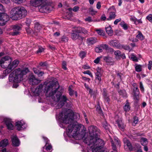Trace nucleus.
<instances>
[{
    "label": "nucleus",
    "instance_id": "obj_1",
    "mask_svg": "<svg viewBox=\"0 0 152 152\" xmlns=\"http://www.w3.org/2000/svg\"><path fill=\"white\" fill-rule=\"evenodd\" d=\"M46 85L45 88L46 95L47 97H50L52 99L50 102L53 106H55L57 109L61 108L68 100L65 95L62 96V93L58 91L59 85L56 79L47 83L45 82Z\"/></svg>",
    "mask_w": 152,
    "mask_h": 152
},
{
    "label": "nucleus",
    "instance_id": "obj_2",
    "mask_svg": "<svg viewBox=\"0 0 152 152\" xmlns=\"http://www.w3.org/2000/svg\"><path fill=\"white\" fill-rule=\"evenodd\" d=\"M84 142L87 144V152H103L101 149L104 147L105 143L98 137L90 141L88 138H86Z\"/></svg>",
    "mask_w": 152,
    "mask_h": 152
},
{
    "label": "nucleus",
    "instance_id": "obj_3",
    "mask_svg": "<svg viewBox=\"0 0 152 152\" xmlns=\"http://www.w3.org/2000/svg\"><path fill=\"white\" fill-rule=\"evenodd\" d=\"M56 117L63 124H68L73 120L80 118L78 114H74L71 110L66 109H63Z\"/></svg>",
    "mask_w": 152,
    "mask_h": 152
},
{
    "label": "nucleus",
    "instance_id": "obj_4",
    "mask_svg": "<svg viewBox=\"0 0 152 152\" xmlns=\"http://www.w3.org/2000/svg\"><path fill=\"white\" fill-rule=\"evenodd\" d=\"M11 58L7 56L2 57L0 60V66L4 69L7 68L5 70V72L7 74L17 66L19 64V61L14 60L12 62Z\"/></svg>",
    "mask_w": 152,
    "mask_h": 152
},
{
    "label": "nucleus",
    "instance_id": "obj_5",
    "mask_svg": "<svg viewBox=\"0 0 152 152\" xmlns=\"http://www.w3.org/2000/svg\"><path fill=\"white\" fill-rule=\"evenodd\" d=\"M29 72L28 68H26L22 70L18 68L15 69L9 76V80L11 82L18 83L23 80V76Z\"/></svg>",
    "mask_w": 152,
    "mask_h": 152
},
{
    "label": "nucleus",
    "instance_id": "obj_6",
    "mask_svg": "<svg viewBox=\"0 0 152 152\" xmlns=\"http://www.w3.org/2000/svg\"><path fill=\"white\" fill-rule=\"evenodd\" d=\"M10 15L12 19L17 20L24 17L27 15V11L23 7H15L11 10Z\"/></svg>",
    "mask_w": 152,
    "mask_h": 152
},
{
    "label": "nucleus",
    "instance_id": "obj_7",
    "mask_svg": "<svg viewBox=\"0 0 152 152\" xmlns=\"http://www.w3.org/2000/svg\"><path fill=\"white\" fill-rule=\"evenodd\" d=\"M82 126H83L81 124H70L67 129L68 135L72 136L76 140H80L82 136L79 133V132Z\"/></svg>",
    "mask_w": 152,
    "mask_h": 152
},
{
    "label": "nucleus",
    "instance_id": "obj_8",
    "mask_svg": "<svg viewBox=\"0 0 152 152\" xmlns=\"http://www.w3.org/2000/svg\"><path fill=\"white\" fill-rule=\"evenodd\" d=\"M88 130L89 134V137L86 138L91 140L98 137V135L99 133V130L97 127L94 126H91L89 127Z\"/></svg>",
    "mask_w": 152,
    "mask_h": 152
},
{
    "label": "nucleus",
    "instance_id": "obj_9",
    "mask_svg": "<svg viewBox=\"0 0 152 152\" xmlns=\"http://www.w3.org/2000/svg\"><path fill=\"white\" fill-rule=\"evenodd\" d=\"M108 44L112 46L116 47L118 49L124 48L127 50L129 48V47L127 46H124L120 44L118 41L116 40H111L109 41Z\"/></svg>",
    "mask_w": 152,
    "mask_h": 152
},
{
    "label": "nucleus",
    "instance_id": "obj_10",
    "mask_svg": "<svg viewBox=\"0 0 152 152\" xmlns=\"http://www.w3.org/2000/svg\"><path fill=\"white\" fill-rule=\"evenodd\" d=\"M42 138L45 140L46 142L45 145L43 147L42 151L43 152H51L52 149V146L50 144V141L48 140L47 138L44 136L42 137Z\"/></svg>",
    "mask_w": 152,
    "mask_h": 152
},
{
    "label": "nucleus",
    "instance_id": "obj_11",
    "mask_svg": "<svg viewBox=\"0 0 152 152\" xmlns=\"http://www.w3.org/2000/svg\"><path fill=\"white\" fill-rule=\"evenodd\" d=\"M1 122L4 121L6 124L7 129L9 130H11L13 129L14 126L10 120L7 118H4L2 117L0 118Z\"/></svg>",
    "mask_w": 152,
    "mask_h": 152
},
{
    "label": "nucleus",
    "instance_id": "obj_12",
    "mask_svg": "<svg viewBox=\"0 0 152 152\" xmlns=\"http://www.w3.org/2000/svg\"><path fill=\"white\" fill-rule=\"evenodd\" d=\"M9 19V15L4 12L0 13V24L4 25Z\"/></svg>",
    "mask_w": 152,
    "mask_h": 152
},
{
    "label": "nucleus",
    "instance_id": "obj_13",
    "mask_svg": "<svg viewBox=\"0 0 152 152\" xmlns=\"http://www.w3.org/2000/svg\"><path fill=\"white\" fill-rule=\"evenodd\" d=\"M40 7L39 8V11L40 12L42 13H47L50 11L52 8L53 6L48 5L47 4H45L43 5L42 4L40 6Z\"/></svg>",
    "mask_w": 152,
    "mask_h": 152
},
{
    "label": "nucleus",
    "instance_id": "obj_14",
    "mask_svg": "<svg viewBox=\"0 0 152 152\" xmlns=\"http://www.w3.org/2000/svg\"><path fill=\"white\" fill-rule=\"evenodd\" d=\"M72 32L77 34L83 33L85 34H88V31L84 28L81 27H75L73 28Z\"/></svg>",
    "mask_w": 152,
    "mask_h": 152
},
{
    "label": "nucleus",
    "instance_id": "obj_15",
    "mask_svg": "<svg viewBox=\"0 0 152 152\" xmlns=\"http://www.w3.org/2000/svg\"><path fill=\"white\" fill-rule=\"evenodd\" d=\"M15 126L17 129L19 131L24 129L27 127L26 124L22 120L18 121L16 122Z\"/></svg>",
    "mask_w": 152,
    "mask_h": 152
},
{
    "label": "nucleus",
    "instance_id": "obj_16",
    "mask_svg": "<svg viewBox=\"0 0 152 152\" xmlns=\"http://www.w3.org/2000/svg\"><path fill=\"white\" fill-rule=\"evenodd\" d=\"M123 142L124 143V148L126 150H127L128 149L130 151L133 150L134 148L132 146L131 143L127 138H124Z\"/></svg>",
    "mask_w": 152,
    "mask_h": 152
},
{
    "label": "nucleus",
    "instance_id": "obj_17",
    "mask_svg": "<svg viewBox=\"0 0 152 152\" xmlns=\"http://www.w3.org/2000/svg\"><path fill=\"white\" fill-rule=\"evenodd\" d=\"M28 78L30 83L32 85H37L40 82V80L36 78L32 73L29 76Z\"/></svg>",
    "mask_w": 152,
    "mask_h": 152
},
{
    "label": "nucleus",
    "instance_id": "obj_18",
    "mask_svg": "<svg viewBox=\"0 0 152 152\" xmlns=\"http://www.w3.org/2000/svg\"><path fill=\"white\" fill-rule=\"evenodd\" d=\"M43 85L40 84L35 89L33 93L36 96L42 95L44 92L42 89Z\"/></svg>",
    "mask_w": 152,
    "mask_h": 152
},
{
    "label": "nucleus",
    "instance_id": "obj_19",
    "mask_svg": "<svg viewBox=\"0 0 152 152\" xmlns=\"http://www.w3.org/2000/svg\"><path fill=\"white\" fill-rule=\"evenodd\" d=\"M46 0H31L30 4L33 6L35 7H38L40 6Z\"/></svg>",
    "mask_w": 152,
    "mask_h": 152
},
{
    "label": "nucleus",
    "instance_id": "obj_20",
    "mask_svg": "<svg viewBox=\"0 0 152 152\" xmlns=\"http://www.w3.org/2000/svg\"><path fill=\"white\" fill-rule=\"evenodd\" d=\"M13 32L12 35L13 36L18 34L19 33V31L21 29L22 26L20 24H16L12 26Z\"/></svg>",
    "mask_w": 152,
    "mask_h": 152
},
{
    "label": "nucleus",
    "instance_id": "obj_21",
    "mask_svg": "<svg viewBox=\"0 0 152 152\" xmlns=\"http://www.w3.org/2000/svg\"><path fill=\"white\" fill-rule=\"evenodd\" d=\"M114 138V140L111 139H110L112 148L113 150H115L116 149V146L119 145V141L117 137H115Z\"/></svg>",
    "mask_w": 152,
    "mask_h": 152
},
{
    "label": "nucleus",
    "instance_id": "obj_22",
    "mask_svg": "<svg viewBox=\"0 0 152 152\" xmlns=\"http://www.w3.org/2000/svg\"><path fill=\"white\" fill-rule=\"evenodd\" d=\"M97 42V39L95 37H88L86 39V43L89 45H92Z\"/></svg>",
    "mask_w": 152,
    "mask_h": 152
},
{
    "label": "nucleus",
    "instance_id": "obj_23",
    "mask_svg": "<svg viewBox=\"0 0 152 152\" xmlns=\"http://www.w3.org/2000/svg\"><path fill=\"white\" fill-rule=\"evenodd\" d=\"M11 140L13 146H18L20 145V141L16 135L12 136Z\"/></svg>",
    "mask_w": 152,
    "mask_h": 152
},
{
    "label": "nucleus",
    "instance_id": "obj_24",
    "mask_svg": "<svg viewBox=\"0 0 152 152\" xmlns=\"http://www.w3.org/2000/svg\"><path fill=\"white\" fill-rule=\"evenodd\" d=\"M108 48V46L106 44H102L100 46L95 48V51L98 53L102 52L104 49L107 50Z\"/></svg>",
    "mask_w": 152,
    "mask_h": 152
},
{
    "label": "nucleus",
    "instance_id": "obj_25",
    "mask_svg": "<svg viewBox=\"0 0 152 152\" xmlns=\"http://www.w3.org/2000/svg\"><path fill=\"white\" fill-rule=\"evenodd\" d=\"M71 37L74 40L78 39L80 41H82L83 39V37H82L79 34L75 32H72L71 34Z\"/></svg>",
    "mask_w": 152,
    "mask_h": 152
},
{
    "label": "nucleus",
    "instance_id": "obj_26",
    "mask_svg": "<svg viewBox=\"0 0 152 152\" xmlns=\"http://www.w3.org/2000/svg\"><path fill=\"white\" fill-rule=\"evenodd\" d=\"M134 99L137 100H138L140 98V92L137 87L134 88Z\"/></svg>",
    "mask_w": 152,
    "mask_h": 152
},
{
    "label": "nucleus",
    "instance_id": "obj_27",
    "mask_svg": "<svg viewBox=\"0 0 152 152\" xmlns=\"http://www.w3.org/2000/svg\"><path fill=\"white\" fill-rule=\"evenodd\" d=\"M96 70L97 72L95 73L96 79H98L100 82L101 80V77L102 76L101 69L98 67L96 69Z\"/></svg>",
    "mask_w": 152,
    "mask_h": 152
},
{
    "label": "nucleus",
    "instance_id": "obj_28",
    "mask_svg": "<svg viewBox=\"0 0 152 152\" xmlns=\"http://www.w3.org/2000/svg\"><path fill=\"white\" fill-rule=\"evenodd\" d=\"M130 20L131 21L134 22V23L136 25L139 24H142V23L141 19H137L134 16H131L130 18Z\"/></svg>",
    "mask_w": 152,
    "mask_h": 152
},
{
    "label": "nucleus",
    "instance_id": "obj_29",
    "mask_svg": "<svg viewBox=\"0 0 152 152\" xmlns=\"http://www.w3.org/2000/svg\"><path fill=\"white\" fill-rule=\"evenodd\" d=\"M117 124L119 128L122 131H124L125 127V125L123 123L121 120H120L117 121Z\"/></svg>",
    "mask_w": 152,
    "mask_h": 152
},
{
    "label": "nucleus",
    "instance_id": "obj_30",
    "mask_svg": "<svg viewBox=\"0 0 152 152\" xmlns=\"http://www.w3.org/2000/svg\"><path fill=\"white\" fill-rule=\"evenodd\" d=\"M103 95L105 101L109 103L110 99L109 98V96L107 94L105 89H104L103 90Z\"/></svg>",
    "mask_w": 152,
    "mask_h": 152
},
{
    "label": "nucleus",
    "instance_id": "obj_31",
    "mask_svg": "<svg viewBox=\"0 0 152 152\" xmlns=\"http://www.w3.org/2000/svg\"><path fill=\"white\" fill-rule=\"evenodd\" d=\"M106 31L108 34L111 36L113 34V31L112 30V28L110 26H108L105 27Z\"/></svg>",
    "mask_w": 152,
    "mask_h": 152
},
{
    "label": "nucleus",
    "instance_id": "obj_32",
    "mask_svg": "<svg viewBox=\"0 0 152 152\" xmlns=\"http://www.w3.org/2000/svg\"><path fill=\"white\" fill-rule=\"evenodd\" d=\"M8 143V140L5 139L0 142V148L4 147L7 145Z\"/></svg>",
    "mask_w": 152,
    "mask_h": 152
},
{
    "label": "nucleus",
    "instance_id": "obj_33",
    "mask_svg": "<svg viewBox=\"0 0 152 152\" xmlns=\"http://www.w3.org/2000/svg\"><path fill=\"white\" fill-rule=\"evenodd\" d=\"M137 34H138L136 36V38L141 41L143 40L144 39V37L142 33L138 31H137Z\"/></svg>",
    "mask_w": 152,
    "mask_h": 152
},
{
    "label": "nucleus",
    "instance_id": "obj_34",
    "mask_svg": "<svg viewBox=\"0 0 152 152\" xmlns=\"http://www.w3.org/2000/svg\"><path fill=\"white\" fill-rule=\"evenodd\" d=\"M140 142L141 144L143 146L146 145L148 143L147 139L146 138L144 137H142L141 139Z\"/></svg>",
    "mask_w": 152,
    "mask_h": 152
},
{
    "label": "nucleus",
    "instance_id": "obj_35",
    "mask_svg": "<svg viewBox=\"0 0 152 152\" xmlns=\"http://www.w3.org/2000/svg\"><path fill=\"white\" fill-rule=\"evenodd\" d=\"M102 125L103 128L106 130H109V128L110 126L108 125L106 121H105L103 122L102 123Z\"/></svg>",
    "mask_w": 152,
    "mask_h": 152
},
{
    "label": "nucleus",
    "instance_id": "obj_36",
    "mask_svg": "<svg viewBox=\"0 0 152 152\" xmlns=\"http://www.w3.org/2000/svg\"><path fill=\"white\" fill-rule=\"evenodd\" d=\"M130 108L131 107L129 103L128 102H127L124 107V110L126 112L129 111L130 110Z\"/></svg>",
    "mask_w": 152,
    "mask_h": 152
},
{
    "label": "nucleus",
    "instance_id": "obj_37",
    "mask_svg": "<svg viewBox=\"0 0 152 152\" xmlns=\"http://www.w3.org/2000/svg\"><path fill=\"white\" fill-rule=\"evenodd\" d=\"M121 53L120 51L117 50L114 51V54L115 56V58L117 59L120 58V56Z\"/></svg>",
    "mask_w": 152,
    "mask_h": 152
},
{
    "label": "nucleus",
    "instance_id": "obj_38",
    "mask_svg": "<svg viewBox=\"0 0 152 152\" xmlns=\"http://www.w3.org/2000/svg\"><path fill=\"white\" fill-rule=\"evenodd\" d=\"M119 93L123 97H127V94L126 91L124 90L120 91H119Z\"/></svg>",
    "mask_w": 152,
    "mask_h": 152
},
{
    "label": "nucleus",
    "instance_id": "obj_39",
    "mask_svg": "<svg viewBox=\"0 0 152 152\" xmlns=\"http://www.w3.org/2000/svg\"><path fill=\"white\" fill-rule=\"evenodd\" d=\"M135 70L137 72H140L142 71V66L140 65H135Z\"/></svg>",
    "mask_w": 152,
    "mask_h": 152
},
{
    "label": "nucleus",
    "instance_id": "obj_40",
    "mask_svg": "<svg viewBox=\"0 0 152 152\" xmlns=\"http://www.w3.org/2000/svg\"><path fill=\"white\" fill-rule=\"evenodd\" d=\"M131 56V59L132 61L135 62H137L138 61V58L136 57L134 54H132Z\"/></svg>",
    "mask_w": 152,
    "mask_h": 152
},
{
    "label": "nucleus",
    "instance_id": "obj_41",
    "mask_svg": "<svg viewBox=\"0 0 152 152\" xmlns=\"http://www.w3.org/2000/svg\"><path fill=\"white\" fill-rule=\"evenodd\" d=\"M120 25L125 30H126L127 29L128 27L126 23H124V22L123 21L121 22L120 23Z\"/></svg>",
    "mask_w": 152,
    "mask_h": 152
},
{
    "label": "nucleus",
    "instance_id": "obj_42",
    "mask_svg": "<svg viewBox=\"0 0 152 152\" xmlns=\"http://www.w3.org/2000/svg\"><path fill=\"white\" fill-rule=\"evenodd\" d=\"M86 54V53L84 51H81L80 53V56L83 59L85 57Z\"/></svg>",
    "mask_w": 152,
    "mask_h": 152
},
{
    "label": "nucleus",
    "instance_id": "obj_43",
    "mask_svg": "<svg viewBox=\"0 0 152 152\" xmlns=\"http://www.w3.org/2000/svg\"><path fill=\"white\" fill-rule=\"evenodd\" d=\"M138 122V118L137 117H134V121L132 123L133 125L135 126Z\"/></svg>",
    "mask_w": 152,
    "mask_h": 152
},
{
    "label": "nucleus",
    "instance_id": "obj_44",
    "mask_svg": "<svg viewBox=\"0 0 152 152\" xmlns=\"http://www.w3.org/2000/svg\"><path fill=\"white\" fill-rule=\"evenodd\" d=\"M96 31L97 33L99 35L104 36V35L103 32L101 29H96Z\"/></svg>",
    "mask_w": 152,
    "mask_h": 152
},
{
    "label": "nucleus",
    "instance_id": "obj_45",
    "mask_svg": "<svg viewBox=\"0 0 152 152\" xmlns=\"http://www.w3.org/2000/svg\"><path fill=\"white\" fill-rule=\"evenodd\" d=\"M116 15L114 12H110V15L109 18L110 20L114 19L115 18Z\"/></svg>",
    "mask_w": 152,
    "mask_h": 152
},
{
    "label": "nucleus",
    "instance_id": "obj_46",
    "mask_svg": "<svg viewBox=\"0 0 152 152\" xmlns=\"http://www.w3.org/2000/svg\"><path fill=\"white\" fill-rule=\"evenodd\" d=\"M83 73L85 74H88L91 77H93V75L92 74L89 70H87L84 71L83 72Z\"/></svg>",
    "mask_w": 152,
    "mask_h": 152
},
{
    "label": "nucleus",
    "instance_id": "obj_47",
    "mask_svg": "<svg viewBox=\"0 0 152 152\" xmlns=\"http://www.w3.org/2000/svg\"><path fill=\"white\" fill-rule=\"evenodd\" d=\"M140 88L141 92H143L144 91V88L142 82H140Z\"/></svg>",
    "mask_w": 152,
    "mask_h": 152
},
{
    "label": "nucleus",
    "instance_id": "obj_48",
    "mask_svg": "<svg viewBox=\"0 0 152 152\" xmlns=\"http://www.w3.org/2000/svg\"><path fill=\"white\" fill-rule=\"evenodd\" d=\"M146 19L148 20L150 22L152 21V14H149L146 17Z\"/></svg>",
    "mask_w": 152,
    "mask_h": 152
},
{
    "label": "nucleus",
    "instance_id": "obj_49",
    "mask_svg": "<svg viewBox=\"0 0 152 152\" xmlns=\"http://www.w3.org/2000/svg\"><path fill=\"white\" fill-rule=\"evenodd\" d=\"M89 11L91 13L92 15L95 14L96 11H95L92 7H91L89 9Z\"/></svg>",
    "mask_w": 152,
    "mask_h": 152
},
{
    "label": "nucleus",
    "instance_id": "obj_50",
    "mask_svg": "<svg viewBox=\"0 0 152 152\" xmlns=\"http://www.w3.org/2000/svg\"><path fill=\"white\" fill-rule=\"evenodd\" d=\"M148 67L149 70H151L152 67V61H149L148 64Z\"/></svg>",
    "mask_w": 152,
    "mask_h": 152
},
{
    "label": "nucleus",
    "instance_id": "obj_51",
    "mask_svg": "<svg viewBox=\"0 0 152 152\" xmlns=\"http://www.w3.org/2000/svg\"><path fill=\"white\" fill-rule=\"evenodd\" d=\"M5 12V8L0 3V11Z\"/></svg>",
    "mask_w": 152,
    "mask_h": 152
},
{
    "label": "nucleus",
    "instance_id": "obj_52",
    "mask_svg": "<svg viewBox=\"0 0 152 152\" xmlns=\"http://www.w3.org/2000/svg\"><path fill=\"white\" fill-rule=\"evenodd\" d=\"M62 67L63 69L64 70H66L67 68L66 67V63L65 61H63L62 62Z\"/></svg>",
    "mask_w": 152,
    "mask_h": 152
},
{
    "label": "nucleus",
    "instance_id": "obj_53",
    "mask_svg": "<svg viewBox=\"0 0 152 152\" xmlns=\"http://www.w3.org/2000/svg\"><path fill=\"white\" fill-rule=\"evenodd\" d=\"M79 9V7L77 6H75L73 8V11L74 12H78Z\"/></svg>",
    "mask_w": 152,
    "mask_h": 152
},
{
    "label": "nucleus",
    "instance_id": "obj_54",
    "mask_svg": "<svg viewBox=\"0 0 152 152\" xmlns=\"http://www.w3.org/2000/svg\"><path fill=\"white\" fill-rule=\"evenodd\" d=\"M44 48L42 47H39V48L38 50L37 51V53H41L43 51Z\"/></svg>",
    "mask_w": 152,
    "mask_h": 152
},
{
    "label": "nucleus",
    "instance_id": "obj_55",
    "mask_svg": "<svg viewBox=\"0 0 152 152\" xmlns=\"http://www.w3.org/2000/svg\"><path fill=\"white\" fill-rule=\"evenodd\" d=\"M69 94L70 96H72L73 95L74 91L70 88H69Z\"/></svg>",
    "mask_w": 152,
    "mask_h": 152
},
{
    "label": "nucleus",
    "instance_id": "obj_56",
    "mask_svg": "<svg viewBox=\"0 0 152 152\" xmlns=\"http://www.w3.org/2000/svg\"><path fill=\"white\" fill-rule=\"evenodd\" d=\"M85 20L86 21H88L89 22H91L92 21L91 17H88L87 18H85Z\"/></svg>",
    "mask_w": 152,
    "mask_h": 152
},
{
    "label": "nucleus",
    "instance_id": "obj_57",
    "mask_svg": "<svg viewBox=\"0 0 152 152\" xmlns=\"http://www.w3.org/2000/svg\"><path fill=\"white\" fill-rule=\"evenodd\" d=\"M0 1L2 3L8 4L10 2V0H0Z\"/></svg>",
    "mask_w": 152,
    "mask_h": 152
},
{
    "label": "nucleus",
    "instance_id": "obj_58",
    "mask_svg": "<svg viewBox=\"0 0 152 152\" xmlns=\"http://www.w3.org/2000/svg\"><path fill=\"white\" fill-rule=\"evenodd\" d=\"M61 41L64 42H66L68 41V38L65 36H63L62 37Z\"/></svg>",
    "mask_w": 152,
    "mask_h": 152
},
{
    "label": "nucleus",
    "instance_id": "obj_59",
    "mask_svg": "<svg viewBox=\"0 0 152 152\" xmlns=\"http://www.w3.org/2000/svg\"><path fill=\"white\" fill-rule=\"evenodd\" d=\"M101 57H97V58L94 61V63L96 64H98L99 63L100 61V59Z\"/></svg>",
    "mask_w": 152,
    "mask_h": 152
},
{
    "label": "nucleus",
    "instance_id": "obj_60",
    "mask_svg": "<svg viewBox=\"0 0 152 152\" xmlns=\"http://www.w3.org/2000/svg\"><path fill=\"white\" fill-rule=\"evenodd\" d=\"M25 22L27 26H28L31 23V20L29 19H27Z\"/></svg>",
    "mask_w": 152,
    "mask_h": 152
},
{
    "label": "nucleus",
    "instance_id": "obj_61",
    "mask_svg": "<svg viewBox=\"0 0 152 152\" xmlns=\"http://www.w3.org/2000/svg\"><path fill=\"white\" fill-rule=\"evenodd\" d=\"M121 20V18L116 19L114 22V23L115 25H117V23Z\"/></svg>",
    "mask_w": 152,
    "mask_h": 152
},
{
    "label": "nucleus",
    "instance_id": "obj_62",
    "mask_svg": "<svg viewBox=\"0 0 152 152\" xmlns=\"http://www.w3.org/2000/svg\"><path fill=\"white\" fill-rule=\"evenodd\" d=\"M96 8L98 9L100 8L101 7V4L100 2H98L96 4Z\"/></svg>",
    "mask_w": 152,
    "mask_h": 152
},
{
    "label": "nucleus",
    "instance_id": "obj_63",
    "mask_svg": "<svg viewBox=\"0 0 152 152\" xmlns=\"http://www.w3.org/2000/svg\"><path fill=\"white\" fill-rule=\"evenodd\" d=\"M39 65L40 66H46L47 65V64L46 62H41L39 64Z\"/></svg>",
    "mask_w": 152,
    "mask_h": 152
},
{
    "label": "nucleus",
    "instance_id": "obj_64",
    "mask_svg": "<svg viewBox=\"0 0 152 152\" xmlns=\"http://www.w3.org/2000/svg\"><path fill=\"white\" fill-rule=\"evenodd\" d=\"M33 70L34 72L36 74H38V72H39V70L36 68H33Z\"/></svg>",
    "mask_w": 152,
    "mask_h": 152
}]
</instances>
